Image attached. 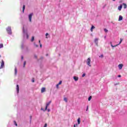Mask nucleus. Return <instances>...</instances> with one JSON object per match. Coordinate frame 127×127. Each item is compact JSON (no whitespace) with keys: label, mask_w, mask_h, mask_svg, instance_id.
<instances>
[{"label":"nucleus","mask_w":127,"mask_h":127,"mask_svg":"<svg viewBox=\"0 0 127 127\" xmlns=\"http://www.w3.org/2000/svg\"><path fill=\"white\" fill-rule=\"evenodd\" d=\"M23 33L24 34V37H26L27 39H28L29 36L27 34V30H24V28H23Z\"/></svg>","instance_id":"f257e3e1"},{"label":"nucleus","mask_w":127,"mask_h":127,"mask_svg":"<svg viewBox=\"0 0 127 127\" xmlns=\"http://www.w3.org/2000/svg\"><path fill=\"white\" fill-rule=\"evenodd\" d=\"M86 64L87 65H88V66H89V67H91V58H88L87 59V60L86 61Z\"/></svg>","instance_id":"f03ea898"},{"label":"nucleus","mask_w":127,"mask_h":127,"mask_svg":"<svg viewBox=\"0 0 127 127\" xmlns=\"http://www.w3.org/2000/svg\"><path fill=\"white\" fill-rule=\"evenodd\" d=\"M122 42H123V39L121 38L120 39V42L119 44H118L116 45L113 46V44H112V42H110V44H111V47H113V48L117 47V46H118V45H120V44H121V43H122Z\"/></svg>","instance_id":"7ed1b4c3"},{"label":"nucleus","mask_w":127,"mask_h":127,"mask_svg":"<svg viewBox=\"0 0 127 127\" xmlns=\"http://www.w3.org/2000/svg\"><path fill=\"white\" fill-rule=\"evenodd\" d=\"M6 30L8 34H11V28L10 27H7Z\"/></svg>","instance_id":"20e7f679"},{"label":"nucleus","mask_w":127,"mask_h":127,"mask_svg":"<svg viewBox=\"0 0 127 127\" xmlns=\"http://www.w3.org/2000/svg\"><path fill=\"white\" fill-rule=\"evenodd\" d=\"M4 67V62H3V60H2L1 65L0 66V69H2Z\"/></svg>","instance_id":"39448f33"},{"label":"nucleus","mask_w":127,"mask_h":127,"mask_svg":"<svg viewBox=\"0 0 127 127\" xmlns=\"http://www.w3.org/2000/svg\"><path fill=\"white\" fill-rule=\"evenodd\" d=\"M51 104V101H49V102L47 103L46 106V108H45V111H47V108H48V106H49V105H50Z\"/></svg>","instance_id":"423d86ee"},{"label":"nucleus","mask_w":127,"mask_h":127,"mask_svg":"<svg viewBox=\"0 0 127 127\" xmlns=\"http://www.w3.org/2000/svg\"><path fill=\"white\" fill-rule=\"evenodd\" d=\"M32 15H33V13H31L29 15V20L31 22V18H32Z\"/></svg>","instance_id":"0eeeda50"},{"label":"nucleus","mask_w":127,"mask_h":127,"mask_svg":"<svg viewBox=\"0 0 127 127\" xmlns=\"http://www.w3.org/2000/svg\"><path fill=\"white\" fill-rule=\"evenodd\" d=\"M98 40H99V39H98V38H96L94 40V42H95L96 45H97V46H98V44L99 43V42H98Z\"/></svg>","instance_id":"6e6552de"},{"label":"nucleus","mask_w":127,"mask_h":127,"mask_svg":"<svg viewBox=\"0 0 127 127\" xmlns=\"http://www.w3.org/2000/svg\"><path fill=\"white\" fill-rule=\"evenodd\" d=\"M123 66H124L123 64H120L118 65V67L120 69V70H122V69H123Z\"/></svg>","instance_id":"1a4fd4ad"},{"label":"nucleus","mask_w":127,"mask_h":127,"mask_svg":"<svg viewBox=\"0 0 127 127\" xmlns=\"http://www.w3.org/2000/svg\"><path fill=\"white\" fill-rule=\"evenodd\" d=\"M46 91V88L45 87H43L41 89V93H44Z\"/></svg>","instance_id":"9d476101"},{"label":"nucleus","mask_w":127,"mask_h":127,"mask_svg":"<svg viewBox=\"0 0 127 127\" xmlns=\"http://www.w3.org/2000/svg\"><path fill=\"white\" fill-rule=\"evenodd\" d=\"M16 90H17V94H18V93H19V86H18V85H17Z\"/></svg>","instance_id":"9b49d317"},{"label":"nucleus","mask_w":127,"mask_h":127,"mask_svg":"<svg viewBox=\"0 0 127 127\" xmlns=\"http://www.w3.org/2000/svg\"><path fill=\"white\" fill-rule=\"evenodd\" d=\"M73 79H74V81H78V80H79V77H76V76H74Z\"/></svg>","instance_id":"f8f14e48"},{"label":"nucleus","mask_w":127,"mask_h":127,"mask_svg":"<svg viewBox=\"0 0 127 127\" xmlns=\"http://www.w3.org/2000/svg\"><path fill=\"white\" fill-rule=\"evenodd\" d=\"M80 123H81V119L79 118L77 119V124H78V125H80Z\"/></svg>","instance_id":"ddd939ff"},{"label":"nucleus","mask_w":127,"mask_h":127,"mask_svg":"<svg viewBox=\"0 0 127 127\" xmlns=\"http://www.w3.org/2000/svg\"><path fill=\"white\" fill-rule=\"evenodd\" d=\"M122 8H123V5H121L120 6H119L118 7L119 10H122Z\"/></svg>","instance_id":"4468645a"},{"label":"nucleus","mask_w":127,"mask_h":127,"mask_svg":"<svg viewBox=\"0 0 127 127\" xmlns=\"http://www.w3.org/2000/svg\"><path fill=\"white\" fill-rule=\"evenodd\" d=\"M123 19V17L122 15L119 16V21H121Z\"/></svg>","instance_id":"2eb2a0df"},{"label":"nucleus","mask_w":127,"mask_h":127,"mask_svg":"<svg viewBox=\"0 0 127 127\" xmlns=\"http://www.w3.org/2000/svg\"><path fill=\"white\" fill-rule=\"evenodd\" d=\"M94 28H95V26H92V27L90 29V31H91V32H93V29H94Z\"/></svg>","instance_id":"dca6fc26"},{"label":"nucleus","mask_w":127,"mask_h":127,"mask_svg":"<svg viewBox=\"0 0 127 127\" xmlns=\"http://www.w3.org/2000/svg\"><path fill=\"white\" fill-rule=\"evenodd\" d=\"M123 4L124 5V8L125 9L127 8V4L123 3Z\"/></svg>","instance_id":"f3484780"},{"label":"nucleus","mask_w":127,"mask_h":127,"mask_svg":"<svg viewBox=\"0 0 127 127\" xmlns=\"http://www.w3.org/2000/svg\"><path fill=\"white\" fill-rule=\"evenodd\" d=\"M64 102H65L66 103H67V102H68V99L66 97H64Z\"/></svg>","instance_id":"a211bd4d"},{"label":"nucleus","mask_w":127,"mask_h":127,"mask_svg":"<svg viewBox=\"0 0 127 127\" xmlns=\"http://www.w3.org/2000/svg\"><path fill=\"white\" fill-rule=\"evenodd\" d=\"M17 73V69H16V67L15 68V75H16Z\"/></svg>","instance_id":"6ab92c4d"},{"label":"nucleus","mask_w":127,"mask_h":127,"mask_svg":"<svg viewBox=\"0 0 127 127\" xmlns=\"http://www.w3.org/2000/svg\"><path fill=\"white\" fill-rule=\"evenodd\" d=\"M25 9V5L23 6V12H24V10Z\"/></svg>","instance_id":"aec40b11"},{"label":"nucleus","mask_w":127,"mask_h":127,"mask_svg":"<svg viewBox=\"0 0 127 127\" xmlns=\"http://www.w3.org/2000/svg\"><path fill=\"white\" fill-rule=\"evenodd\" d=\"M2 47H3V45L2 44H0V49L2 48Z\"/></svg>","instance_id":"412c9836"},{"label":"nucleus","mask_w":127,"mask_h":127,"mask_svg":"<svg viewBox=\"0 0 127 127\" xmlns=\"http://www.w3.org/2000/svg\"><path fill=\"white\" fill-rule=\"evenodd\" d=\"M33 40H34V36L32 37V39L31 40V41H32V42L33 41Z\"/></svg>","instance_id":"4be33fe9"},{"label":"nucleus","mask_w":127,"mask_h":127,"mask_svg":"<svg viewBox=\"0 0 127 127\" xmlns=\"http://www.w3.org/2000/svg\"><path fill=\"white\" fill-rule=\"evenodd\" d=\"M49 34H48V33H47L46 34V38H48V37H47V36H48V35H49Z\"/></svg>","instance_id":"5701e85b"},{"label":"nucleus","mask_w":127,"mask_h":127,"mask_svg":"<svg viewBox=\"0 0 127 127\" xmlns=\"http://www.w3.org/2000/svg\"><path fill=\"white\" fill-rule=\"evenodd\" d=\"M62 84V81H60V82L58 84L59 85Z\"/></svg>","instance_id":"b1692460"},{"label":"nucleus","mask_w":127,"mask_h":127,"mask_svg":"<svg viewBox=\"0 0 127 127\" xmlns=\"http://www.w3.org/2000/svg\"><path fill=\"white\" fill-rule=\"evenodd\" d=\"M91 99H92V96H90V97L88 98V101H91Z\"/></svg>","instance_id":"393cba45"},{"label":"nucleus","mask_w":127,"mask_h":127,"mask_svg":"<svg viewBox=\"0 0 127 127\" xmlns=\"http://www.w3.org/2000/svg\"><path fill=\"white\" fill-rule=\"evenodd\" d=\"M14 123L16 127H17V124H16V122L15 121H14Z\"/></svg>","instance_id":"a878e982"},{"label":"nucleus","mask_w":127,"mask_h":127,"mask_svg":"<svg viewBox=\"0 0 127 127\" xmlns=\"http://www.w3.org/2000/svg\"><path fill=\"white\" fill-rule=\"evenodd\" d=\"M78 127V124H77L74 125V126H73V127Z\"/></svg>","instance_id":"bb28decb"},{"label":"nucleus","mask_w":127,"mask_h":127,"mask_svg":"<svg viewBox=\"0 0 127 127\" xmlns=\"http://www.w3.org/2000/svg\"><path fill=\"white\" fill-rule=\"evenodd\" d=\"M105 32H108V30L107 29H104Z\"/></svg>","instance_id":"cd10ccee"},{"label":"nucleus","mask_w":127,"mask_h":127,"mask_svg":"<svg viewBox=\"0 0 127 127\" xmlns=\"http://www.w3.org/2000/svg\"><path fill=\"white\" fill-rule=\"evenodd\" d=\"M26 64V62H24V67H25Z\"/></svg>","instance_id":"c85d7f7f"},{"label":"nucleus","mask_w":127,"mask_h":127,"mask_svg":"<svg viewBox=\"0 0 127 127\" xmlns=\"http://www.w3.org/2000/svg\"><path fill=\"white\" fill-rule=\"evenodd\" d=\"M56 87H57V88H58L59 87V84H57V85H56Z\"/></svg>","instance_id":"c756f323"},{"label":"nucleus","mask_w":127,"mask_h":127,"mask_svg":"<svg viewBox=\"0 0 127 127\" xmlns=\"http://www.w3.org/2000/svg\"><path fill=\"white\" fill-rule=\"evenodd\" d=\"M44 127H47V124H45Z\"/></svg>","instance_id":"7c9ffc66"},{"label":"nucleus","mask_w":127,"mask_h":127,"mask_svg":"<svg viewBox=\"0 0 127 127\" xmlns=\"http://www.w3.org/2000/svg\"><path fill=\"white\" fill-rule=\"evenodd\" d=\"M32 82L33 83H34V79H32Z\"/></svg>","instance_id":"2f4dec72"},{"label":"nucleus","mask_w":127,"mask_h":127,"mask_svg":"<svg viewBox=\"0 0 127 127\" xmlns=\"http://www.w3.org/2000/svg\"><path fill=\"white\" fill-rule=\"evenodd\" d=\"M35 47H38V45H36L35 44Z\"/></svg>","instance_id":"473e14b6"},{"label":"nucleus","mask_w":127,"mask_h":127,"mask_svg":"<svg viewBox=\"0 0 127 127\" xmlns=\"http://www.w3.org/2000/svg\"><path fill=\"white\" fill-rule=\"evenodd\" d=\"M85 73H84V74H82V77H85Z\"/></svg>","instance_id":"72a5a7b5"},{"label":"nucleus","mask_w":127,"mask_h":127,"mask_svg":"<svg viewBox=\"0 0 127 127\" xmlns=\"http://www.w3.org/2000/svg\"><path fill=\"white\" fill-rule=\"evenodd\" d=\"M30 122H31V119L32 118V116H30Z\"/></svg>","instance_id":"f704fd0d"},{"label":"nucleus","mask_w":127,"mask_h":127,"mask_svg":"<svg viewBox=\"0 0 127 127\" xmlns=\"http://www.w3.org/2000/svg\"><path fill=\"white\" fill-rule=\"evenodd\" d=\"M40 47H41H41H42V45L41 44H40Z\"/></svg>","instance_id":"c9c22d12"},{"label":"nucleus","mask_w":127,"mask_h":127,"mask_svg":"<svg viewBox=\"0 0 127 127\" xmlns=\"http://www.w3.org/2000/svg\"><path fill=\"white\" fill-rule=\"evenodd\" d=\"M104 56L103 55H101L99 57H103Z\"/></svg>","instance_id":"e433bc0d"},{"label":"nucleus","mask_w":127,"mask_h":127,"mask_svg":"<svg viewBox=\"0 0 127 127\" xmlns=\"http://www.w3.org/2000/svg\"><path fill=\"white\" fill-rule=\"evenodd\" d=\"M47 111H48V112H50V109H48L47 110Z\"/></svg>","instance_id":"4c0bfd02"},{"label":"nucleus","mask_w":127,"mask_h":127,"mask_svg":"<svg viewBox=\"0 0 127 127\" xmlns=\"http://www.w3.org/2000/svg\"><path fill=\"white\" fill-rule=\"evenodd\" d=\"M21 59H22V60H23V56L21 57Z\"/></svg>","instance_id":"58836bf2"},{"label":"nucleus","mask_w":127,"mask_h":127,"mask_svg":"<svg viewBox=\"0 0 127 127\" xmlns=\"http://www.w3.org/2000/svg\"><path fill=\"white\" fill-rule=\"evenodd\" d=\"M118 77H119V78H121V75H118Z\"/></svg>","instance_id":"ea45409f"},{"label":"nucleus","mask_w":127,"mask_h":127,"mask_svg":"<svg viewBox=\"0 0 127 127\" xmlns=\"http://www.w3.org/2000/svg\"><path fill=\"white\" fill-rule=\"evenodd\" d=\"M104 38H105V39H106V38H107V36H105L104 37Z\"/></svg>","instance_id":"a19ab883"},{"label":"nucleus","mask_w":127,"mask_h":127,"mask_svg":"<svg viewBox=\"0 0 127 127\" xmlns=\"http://www.w3.org/2000/svg\"><path fill=\"white\" fill-rule=\"evenodd\" d=\"M35 58H37V57L36 56H35Z\"/></svg>","instance_id":"79ce46f5"},{"label":"nucleus","mask_w":127,"mask_h":127,"mask_svg":"<svg viewBox=\"0 0 127 127\" xmlns=\"http://www.w3.org/2000/svg\"><path fill=\"white\" fill-rule=\"evenodd\" d=\"M39 43L40 44V40L39 41Z\"/></svg>","instance_id":"37998d69"},{"label":"nucleus","mask_w":127,"mask_h":127,"mask_svg":"<svg viewBox=\"0 0 127 127\" xmlns=\"http://www.w3.org/2000/svg\"><path fill=\"white\" fill-rule=\"evenodd\" d=\"M88 107L87 106V108L86 111H88Z\"/></svg>","instance_id":"c03bdc74"},{"label":"nucleus","mask_w":127,"mask_h":127,"mask_svg":"<svg viewBox=\"0 0 127 127\" xmlns=\"http://www.w3.org/2000/svg\"><path fill=\"white\" fill-rule=\"evenodd\" d=\"M114 1H115V0H113Z\"/></svg>","instance_id":"a18cd8bd"},{"label":"nucleus","mask_w":127,"mask_h":127,"mask_svg":"<svg viewBox=\"0 0 127 127\" xmlns=\"http://www.w3.org/2000/svg\"><path fill=\"white\" fill-rule=\"evenodd\" d=\"M41 110H43V109L41 108Z\"/></svg>","instance_id":"49530a36"},{"label":"nucleus","mask_w":127,"mask_h":127,"mask_svg":"<svg viewBox=\"0 0 127 127\" xmlns=\"http://www.w3.org/2000/svg\"><path fill=\"white\" fill-rule=\"evenodd\" d=\"M22 48H23V47H22Z\"/></svg>","instance_id":"de8ad7c7"}]
</instances>
